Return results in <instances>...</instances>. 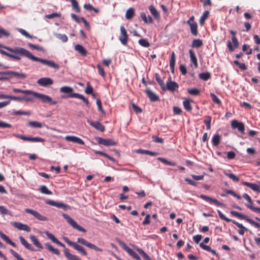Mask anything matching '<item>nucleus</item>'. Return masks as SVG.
<instances>
[{
  "instance_id": "17",
  "label": "nucleus",
  "mask_w": 260,
  "mask_h": 260,
  "mask_svg": "<svg viewBox=\"0 0 260 260\" xmlns=\"http://www.w3.org/2000/svg\"><path fill=\"white\" fill-rule=\"evenodd\" d=\"M217 212H218V215L219 216V217L222 219V220H224L227 222H230V221H232V222L235 224L238 228H240V229H243L244 228V226L242 225V224L241 223H240L235 220H232L228 218H226L224 215L219 210H217Z\"/></svg>"
},
{
  "instance_id": "13",
  "label": "nucleus",
  "mask_w": 260,
  "mask_h": 260,
  "mask_svg": "<svg viewBox=\"0 0 260 260\" xmlns=\"http://www.w3.org/2000/svg\"><path fill=\"white\" fill-rule=\"evenodd\" d=\"M46 203L48 205L55 206L59 208H62L64 210L70 208V207L67 204L62 203H58L53 200H48L46 201Z\"/></svg>"
},
{
  "instance_id": "19",
  "label": "nucleus",
  "mask_w": 260,
  "mask_h": 260,
  "mask_svg": "<svg viewBox=\"0 0 260 260\" xmlns=\"http://www.w3.org/2000/svg\"><path fill=\"white\" fill-rule=\"evenodd\" d=\"M0 75H12L18 78L24 79L26 78V74L24 73H20L14 71L0 72Z\"/></svg>"
},
{
  "instance_id": "53",
  "label": "nucleus",
  "mask_w": 260,
  "mask_h": 260,
  "mask_svg": "<svg viewBox=\"0 0 260 260\" xmlns=\"http://www.w3.org/2000/svg\"><path fill=\"white\" fill-rule=\"evenodd\" d=\"M242 51L244 52H246V54H251L252 53V50L251 48H249L248 45L246 44H244L242 46Z\"/></svg>"
},
{
  "instance_id": "32",
  "label": "nucleus",
  "mask_w": 260,
  "mask_h": 260,
  "mask_svg": "<svg viewBox=\"0 0 260 260\" xmlns=\"http://www.w3.org/2000/svg\"><path fill=\"white\" fill-rule=\"evenodd\" d=\"M30 239L31 241V242L34 243V244L37 247L43 249V247L42 245L40 243L38 239L37 238V237L34 235H30Z\"/></svg>"
},
{
  "instance_id": "14",
  "label": "nucleus",
  "mask_w": 260,
  "mask_h": 260,
  "mask_svg": "<svg viewBox=\"0 0 260 260\" xmlns=\"http://www.w3.org/2000/svg\"><path fill=\"white\" fill-rule=\"evenodd\" d=\"M127 40L128 36L127 35L126 30L123 26H121L119 40L123 45H125L127 44Z\"/></svg>"
},
{
  "instance_id": "38",
  "label": "nucleus",
  "mask_w": 260,
  "mask_h": 260,
  "mask_svg": "<svg viewBox=\"0 0 260 260\" xmlns=\"http://www.w3.org/2000/svg\"><path fill=\"white\" fill-rule=\"evenodd\" d=\"M220 141V136L218 134L213 135L212 139V143L214 146H217Z\"/></svg>"
},
{
  "instance_id": "43",
  "label": "nucleus",
  "mask_w": 260,
  "mask_h": 260,
  "mask_svg": "<svg viewBox=\"0 0 260 260\" xmlns=\"http://www.w3.org/2000/svg\"><path fill=\"white\" fill-rule=\"evenodd\" d=\"M200 78L204 81L208 80L211 77V75L208 72L200 73L199 75Z\"/></svg>"
},
{
  "instance_id": "6",
  "label": "nucleus",
  "mask_w": 260,
  "mask_h": 260,
  "mask_svg": "<svg viewBox=\"0 0 260 260\" xmlns=\"http://www.w3.org/2000/svg\"><path fill=\"white\" fill-rule=\"evenodd\" d=\"M230 32L231 35H233V37H232V41L234 45H232V43L230 41H228L227 42V46L229 50L231 52H233L235 48L238 47L239 45V42L235 36V35H236V32L234 30H230Z\"/></svg>"
},
{
  "instance_id": "52",
  "label": "nucleus",
  "mask_w": 260,
  "mask_h": 260,
  "mask_svg": "<svg viewBox=\"0 0 260 260\" xmlns=\"http://www.w3.org/2000/svg\"><path fill=\"white\" fill-rule=\"evenodd\" d=\"M0 213L3 216L11 215V212L3 206H0Z\"/></svg>"
},
{
  "instance_id": "50",
  "label": "nucleus",
  "mask_w": 260,
  "mask_h": 260,
  "mask_svg": "<svg viewBox=\"0 0 260 260\" xmlns=\"http://www.w3.org/2000/svg\"><path fill=\"white\" fill-rule=\"evenodd\" d=\"M210 96L212 99V101L217 105H220L221 102L219 99L213 93L210 94Z\"/></svg>"
},
{
  "instance_id": "54",
  "label": "nucleus",
  "mask_w": 260,
  "mask_h": 260,
  "mask_svg": "<svg viewBox=\"0 0 260 260\" xmlns=\"http://www.w3.org/2000/svg\"><path fill=\"white\" fill-rule=\"evenodd\" d=\"M139 44L144 47H148L150 46V43L148 41L144 39H142L139 40Z\"/></svg>"
},
{
  "instance_id": "34",
  "label": "nucleus",
  "mask_w": 260,
  "mask_h": 260,
  "mask_svg": "<svg viewBox=\"0 0 260 260\" xmlns=\"http://www.w3.org/2000/svg\"><path fill=\"white\" fill-rule=\"evenodd\" d=\"M45 245L48 250L52 252L53 253L57 255L60 254L59 251L57 249L54 248L49 243H46Z\"/></svg>"
},
{
  "instance_id": "24",
  "label": "nucleus",
  "mask_w": 260,
  "mask_h": 260,
  "mask_svg": "<svg viewBox=\"0 0 260 260\" xmlns=\"http://www.w3.org/2000/svg\"><path fill=\"white\" fill-rule=\"evenodd\" d=\"M45 234L46 235V236L50 239L53 242L56 243V244L62 247H65V245L64 244H63V243H62L61 242H60L59 240H57V239H56L54 236L49 233V232L48 231H45L44 232Z\"/></svg>"
},
{
  "instance_id": "37",
  "label": "nucleus",
  "mask_w": 260,
  "mask_h": 260,
  "mask_svg": "<svg viewBox=\"0 0 260 260\" xmlns=\"http://www.w3.org/2000/svg\"><path fill=\"white\" fill-rule=\"evenodd\" d=\"M72 247H74V248L75 249L77 250L79 252H80L82 255H87V252H86V250L82 246L75 243Z\"/></svg>"
},
{
  "instance_id": "1",
  "label": "nucleus",
  "mask_w": 260,
  "mask_h": 260,
  "mask_svg": "<svg viewBox=\"0 0 260 260\" xmlns=\"http://www.w3.org/2000/svg\"><path fill=\"white\" fill-rule=\"evenodd\" d=\"M25 50L20 47L11 48L0 44V53L14 60H20L21 56L24 55Z\"/></svg>"
},
{
  "instance_id": "58",
  "label": "nucleus",
  "mask_w": 260,
  "mask_h": 260,
  "mask_svg": "<svg viewBox=\"0 0 260 260\" xmlns=\"http://www.w3.org/2000/svg\"><path fill=\"white\" fill-rule=\"evenodd\" d=\"M225 192L227 193V194H231L232 196H233V197L236 198L237 199H238V200H240L241 199V197L240 196L238 195V194L236 193L234 191H233L232 190H230V189H226L225 190Z\"/></svg>"
},
{
  "instance_id": "26",
  "label": "nucleus",
  "mask_w": 260,
  "mask_h": 260,
  "mask_svg": "<svg viewBox=\"0 0 260 260\" xmlns=\"http://www.w3.org/2000/svg\"><path fill=\"white\" fill-rule=\"evenodd\" d=\"M30 91L32 93H23L25 95L21 96L22 98V101L25 102H32L34 100V98L35 97V94L32 93H36L37 92L30 90Z\"/></svg>"
},
{
  "instance_id": "22",
  "label": "nucleus",
  "mask_w": 260,
  "mask_h": 260,
  "mask_svg": "<svg viewBox=\"0 0 260 260\" xmlns=\"http://www.w3.org/2000/svg\"><path fill=\"white\" fill-rule=\"evenodd\" d=\"M65 140L69 141L72 142L73 143H78L79 144L81 145H84V142L80 138L77 137L76 136H67L64 138Z\"/></svg>"
},
{
  "instance_id": "55",
  "label": "nucleus",
  "mask_w": 260,
  "mask_h": 260,
  "mask_svg": "<svg viewBox=\"0 0 260 260\" xmlns=\"http://www.w3.org/2000/svg\"><path fill=\"white\" fill-rule=\"evenodd\" d=\"M17 30L21 33V35L24 36L26 38L32 39L33 37L30 35L26 30L22 28H18Z\"/></svg>"
},
{
  "instance_id": "30",
  "label": "nucleus",
  "mask_w": 260,
  "mask_h": 260,
  "mask_svg": "<svg viewBox=\"0 0 260 260\" xmlns=\"http://www.w3.org/2000/svg\"><path fill=\"white\" fill-rule=\"evenodd\" d=\"M189 53L190 56V59L191 62L193 63L196 68H198V63L197 57L194 52L192 50H189Z\"/></svg>"
},
{
  "instance_id": "27",
  "label": "nucleus",
  "mask_w": 260,
  "mask_h": 260,
  "mask_svg": "<svg viewBox=\"0 0 260 260\" xmlns=\"http://www.w3.org/2000/svg\"><path fill=\"white\" fill-rule=\"evenodd\" d=\"M148 9L151 15L154 17V18L157 20H159L160 18L159 13L154 8V7L153 5H150L149 6Z\"/></svg>"
},
{
  "instance_id": "59",
  "label": "nucleus",
  "mask_w": 260,
  "mask_h": 260,
  "mask_svg": "<svg viewBox=\"0 0 260 260\" xmlns=\"http://www.w3.org/2000/svg\"><path fill=\"white\" fill-rule=\"evenodd\" d=\"M10 36V33L5 30L4 28L0 27V38L3 36L9 37Z\"/></svg>"
},
{
  "instance_id": "41",
  "label": "nucleus",
  "mask_w": 260,
  "mask_h": 260,
  "mask_svg": "<svg viewBox=\"0 0 260 260\" xmlns=\"http://www.w3.org/2000/svg\"><path fill=\"white\" fill-rule=\"evenodd\" d=\"M134 9L133 8H129L126 12L125 18L127 19H131L134 15Z\"/></svg>"
},
{
  "instance_id": "62",
  "label": "nucleus",
  "mask_w": 260,
  "mask_h": 260,
  "mask_svg": "<svg viewBox=\"0 0 260 260\" xmlns=\"http://www.w3.org/2000/svg\"><path fill=\"white\" fill-rule=\"evenodd\" d=\"M245 205L248 208L250 209L253 212L260 213V208L254 207L252 205H249V204H245Z\"/></svg>"
},
{
  "instance_id": "7",
  "label": "nucleus",
  "mask_w": 260,
  "mask_h": 260,
  "mask_svg": "<svg viewBox=\"0 0 260 260\" xmlns=\"http://www.w3.org/2000/svg\"><path fill=\"white\" fill-rule=\"evenodd\" d=\"M179 87L178 84L175 81H173L171 80V77H170L167 82L166 84L165 85L162 90H169L171 92H174Z\"/></svg>"
},
{
  "instance_id": "46",
  "label": "nucleus",
  "mask_w": 260,
  "mask_h": 260,
  "mask_svg": "<svg viewBox=\"0 0 260 260\" xmlns=\"http://www.w3.org/2000/svg\"><path fill=\"white\" fill-rule=\"evenodd\" d=\"M155 77L156 80L161 87V88L162 89L165 85V83L164 82V81L161 79L160 75L158 73H155Z\"/></svg>"
},
{
  "instance_id": "25",
  "label": "nucleus",
  "mask_w": 260,
  "mask_h": 260,
  "mask_svg": "<svg viewBox=\"0 0 260 260\" xmlns=\"http://www.w3.org/2000/svg\"><path fill=\"white\" fill-rule=\"evenodd\" d=\"M242 184L247 186L249 187L250 189H251L252 190L254 191L257 192H260V187L258 185L255 183H250L248 182H243Z\"/></svg>"
},
{
  "instance_id": "29",
  "label": "nucleus",
  "mask_w": 260,
  "mask_h": 260,
  "mask_svg": "<svg viewBox=\"0 0 260 260\" xmlns=\"http://www.w3.org/2000/svg\"><path fill=\"white\" fill-rule=\"evenodd\" d=\"M140 16L143 21L146 24H150L153 22L152 17L149 15H147L144 12H141Z\"/></svg>"
},
{
  "instance_id": "44",
  "label": "nucleus",
  "mask_w": 260,
  "mask_h": 260,
  "mask_svg": "<svg viewBox=\"0 0 260 260\" xmlns=\"http://www.w3.org/2000/svg\"><path fill=\"white\" fill-rule=\"evenodd\" d=\"M27 125L32 127L41 128L42 127V124L40 122L36 121H29Z\"/></svg>"
},
{
  "instance_id": "57",
  "label": "nucleus",
  "mask_w": 260,
  "mask_h": 260,
  "mask_svg": "<svg viewBox=\"0 0 260 260\" xmlns=\"http://www.w3.org/2000/svg\"><path fill=\"white\" fill-rule=\"evenodd\" d=\"M13 115H30V112L28 111L24 112L21 111L20 110L14 111L13 112Z\"/></svg>"
},
{
  "instance_id": "2",
  "label": "nucleus",
  "mask_w": 260,
  "mask_h": 260,
  "mask_svg": "<svg viewBox=\"0 0 260 260\" xmlns=\"http://www.w3.org/2000/svg\"><path fill=\"white\" fill-rule=\"evenodd\" d=\"M23 56L26 57L27 58L35 61H38L42 64L51 67L54 69H59V66L54 61L48 60L46 59H42L38 57L34 56L28 50L25 49Z\"/></svg>"
},
{
  "instance_id": "11",
  "label": "nucleus",
  "mask_w": 260,
  "mask_h": 260,
  "mask_svg": "<svg viewBox=\"0 0 260 260\" xmlns=\"http://www.w3.org/2000/svg\"><path fill=\"white\" fill-rule=\"evenodd\" d=\"M37 83L43 87H46L51 85L53 83V81L52 79L49 77L41 78L37 81Z\"/></svg>"
},
{
  "instance_id": "10",
  "label": "nucleus",
  "mask_w": 260,
  "mask_h": 260,
  "mask_svg": "<svg viewBox=\"0 0 260 260\" xmlns=\"http://www.w3.org/2000/svg\"><path fill=\"white\" fill-rule=\"evenodd\" d=\"M25 211L28 213L30 214L32 216H34L36 219L40 220V221H47V218L41 214H40L36 210L26 208L25 209Z\"/></svg>"
},
{
  "instance_id": "40",
  "label": "nucleus",
  "mask_w": 260,
  "mask_h": 260,
  "mask_svg": "<svg viewBox=\"0 0 260 260\" xmlns=\"http://www.w3.org/2000/svg\"><path fill=\"white\" fill-rule=\"evenodd\" d=\"M209 15V12L208 11H206L204 12L203 15L201 16L200 18V23L201 25H203L204 24L205 21L208 18Z\"/></svg>"
},
{
  "instance_id": "18",
  "label": "nucleus",
  "mask_w": 260,
  "mask_h": 260,
  "mask_svg": "<svg viewBox=\"0 0 260 260\" xmlns=\"http://www.w3.org/2000/svg\"><path fill=\"white\" fill-rule=\"evenodd\" d=\"M217 212H218V215L219 216V217L222 219V220H224L227 222H230V221H232V222L235 224L238 228H240V229H243L244 228V226L242 225V224L241 223H240L235 220H232L228 218H226L224 215L219 210H217Z\"/></svg>"
},
{
  "instance_id": "15",
  "label": "nucleus",
  "mask_w": 260,
  "mask_h": 260,
  "mask_svg": "<svg viewBox=\"0 0 260 260\" xmlns=\"http://www.w3.org/2000/svg\"><path fill=\"white\" fill-rule=\"evenodd\" d=\"M200 198L207 202H209L210 204H214L216 206H224V204L223 203L219 202L216 199H213L208 196H205L204 194H201V195H200Z\"/></svg>"
},
{
  "instance_id": "16",
  "label": "nucleus",
  "mask_w": 260,
  "mask_h": 260,
  "mask_svg": "<svg viewBox=\"0 0 260 260\" xmlns=\"http://www.w3.org/2000/svg\"><path fill=\"white\" fill-rule=\"evenodd\" d=\"M231 126L233 128H237L239 132L244 133L245 130L244 125L242 122L236 120H233L231 122Z\"/></svg>"
},
{
  "instance_id": "49",
  "label": "nucleus",
  "mask_w": 260,
  "mask_h": 260,
  "mask_svg": "<svg viewBox=\"0 0 260 260\" xmlns=\"http://www.w3.org/2000/svg\"><path fill=\"white\" fill-rule=\"evenodd\" d=\"M40 191L42 193L45 194H52V192L51 191L49 190L46 186L42 185L41 186L40 188Z\"/></svg>"
},
{
  "instance_id": "47",
  "label": "nucleus",
  "mask_w": 260,
  "mask_h": 260,
  "mask_svg": "<svg viewBox=\"0 0 260 260\" xmlns=\"http://www.w3.org/2000/svg\"><path fill=\"white\" fill-rule=\"evenodd\" d=\"M203 45V42L200 39H194L192 42V46L195 48L200 47Z\"/></svg>"
},
{
  "instance_id": "61",
  "label": "nucleus",
  "mask_w": 260,
  "mask_h": 260,
  "mask_svg": "<svg viewBox=\"0 0 260 260\" xmlns=\"http://www.w3.org/2000/svg\"><path fill=\"white\" fill-rule=\"evenodd\" d=\"M87 247H88V248H89L90 249H94L97 251H101V252L102 251V249L101 248L98 247L96 245H95L93 244H91L89 242L88 243Z\"/></svg>"
},
{
  "instance_id": "21",
  "label": "nucleus",
  "mask_w": 260,
  "mask_h": 260,
  "mask_svg": "<svg viewBox=\"0 0 260 260\" xmlns=\"http://www.w3.org/2000/svg\"><path fill=\"white\" fill-rule=\"evenodd\" d=\"M87 122L92 127L100 132L105 131V126L99 121H92L90 120H87Z\"/></svg>"
},
{
  "instance_id": "9",
  "label": "nucleus",
  "mask_w": 260,
  "mask_h": 260,
  "mask_svg": "<svg viewBox=\"0 0 260 260\" xmlns=\"http://www.w3.org/2000/svg\"><path fill=\"white\" fill-rule=\"evenodd\" d=\"M187 23L189 25L191 34L193 36L198 35V25L194 21V16H191L187 21Z\"/></svg>"
},
{
  "instance_id": "5",
  "label": "nucleus",
  "mask_w": 260,
  "mask_h": 260,
  "mask_svg": "<svg viewBox=\"0 0 260 260\" xmlns=\"http://www.w3.org/2000/svg\"><path fill=\"white\" fill-rule=\"evenodd\" d=\"M62 216L65 219H66L68 223L70 224L74 229H75L80 232H86L85 229L78 225L77 223L74 221L69 215L63 213L62 214Z\"/></svg>"
},
{
  "instance_id": "48",
  "label": "nucleus",
  "mask_w": 260,
  "mask_h": 260,
  "mask_svg": "<svg viewBox=\"0 0 260 260\" xmlns=\"http://www.w3.org/2000/svg\"><path fill=\"white\" fill-rule=\"evenodd\" d=\"M211 117L210 116H206L205 119L204 120V122L206 125V128L207 130H209L211 128Z\"/></svg>"
},
{
  "instance_id": "36",
  "label": "nucleus",
  "mask_w": 260,
  "mask_h": 260,
  "mask_svg": "<svg viewBox=\"0 0 260 260\" xmlns=\"http://www.w3.org/2000/svg\"><path fill=\"white\" fill-rule=\"evenodd\" d=\"M138 153L149 155L150 156H156L158 154L157 152H152L147 150L138 149L136 150Z\"/></svg>"
},
{
  "instance_id": "60",
  "label": "nucleus",
  "mask_w": 260,
  "mask_h": 260,
  "mask_svg": "<svg viewBox=\"0 0 260 260\" xmlns=\"http://www.w3.org/2000/svg\"><path fill=\"white\" fill-rule=\"evenodd\" d=\"M60 16V14L57 13H52L50 14L46 15L45 16L46 18L48 19H52L55 17H59Z\"/></svg>"
},
{
  "instance_id": "4",
  "label": "nucleus",
  "mask_w": 260,
  "mask_h": 260,
  "mask_svg": "<svg viewBox=\"0 0 260 260\" xmlns=\"http://www.w3.org/2000/svg\"><path fill=\"white\" fill-rule=\"evenodd\" d=\"M12 136L17 138H19L22 140L26 141H29L31 142H44L45 141V140L42 138L40 137H26L23 135L18 134H13Z\"/></svg>"
},
{
  "instance_id": "31",
  "label": "nucleus",
  "mask_w": 260,
  "mask_h": 260,
  "mask_svg": "<svg viewBox=\"0 0 260 260\" xmlns=\"http://www.w3.org/2000/svg\"><path fill=\"white\" fill-rule=\"evenodd\" d=\"M192 102V100L189 99H185V100L183 102V105L186 111H191L192 107L190 105V103Z\"/></svg>"
},
{
  "instance_id": "20",
  "label": "nucleus",
  "mask_w": 260,
  "mask_h": 260,
  "mask_svg": "<svg viewBox=\"0 0 260 260\" xmlns=\"http://www.w3.org/2000/svg\"><path fill=\"white\" fill-rule=\"evenodd\" d=\"M12 225L19 230H22L27 232L30 231V228L29 226L20 222H13L12 223Z\"/></svg>"
},
{
  "instance_id": "63",
  "label": "nucleus",
  "mask_w": 260,
  "mask_h": 260,
  "mask_svg": "<svg viewBox=\"0 0 260 260\" xmlns=\"http://www.w3.org/2000/svg\"><path fill=\"white\" fill-rule=\"evenodd\" d=\"M139 251L145 260H152L143 250L140 249Z\"/></svg>"
},
{
  "instance_id": "33",
  "label": "nucleus",
  "mask_w": 260,
  "mask_h": 260,
  "mask_svg": "<svg viewBox=\"0 0 260 260\" xmlns=\"http://www.w3.org/2000/svg\"><path fill=\"white\" fill-rule=\"evenodd\" d=\"M75 49L80 53L82 55L85 56L86 55L87 51L86 49L82 45L77 44L75 46Z\"/></svg>"
},
{
  "instance_id": "3",
  "label": "nucleus",
  "mask_w": 260,
  "mask_h": 260,
  "mask_svg": "<svg viewBox=\"0 0 260 260\" xmlns=\"http://www.w3.org/2000/svg\"><path fill=\"white\" fill-rule=\"evenodd\" d=\"M60 92L61 93H64L69 94L68 95L66 96H62V98H75L81 100L83 101L87 105H89V101L87 99H86L83 95L78 93H72L73 91V89L72 87L70 86H62L60 89Z\"/></svg>"
},
{
  "instance_id": "51",
  "label": "nucleus",
  "mask_w": 260,
  "mask_h": 260,
  "mask_svg": "<svg viewBox=\"0 0 260 260\" xmlns=\"http://www.w3.org/2000/svg\"><path fill=\"white\" fill-rule=\"evenodd\" d=\"M71 3L73 8L77 12H79L80 8L78 6V3L76 0H71Z\"/></svg>"
},
{
  "instance_id": "23",
  "label": "nucleus",
  "mask_w": 260,
  "mask_h": 260,
  "mask_svg": "<svg viewBox=\"0 0 260 260\" xmlns=\"http://www.w3.org/2000/svg\"><path fill=\"white\" fill-rule=\"evenodd\" d=\"M145 92L151 101L156 102L159 100V96L150 89L146 88Z\"/></svg>"
},
{
  "instance_id": "39",
  "label": "nucleus",
  "mask_w": 260,
  "mask_h": 260,
  "mask_svg": "<svg viewBox=\"0 0 260 260\" xmlns=\"http://www.w3.org/2000/svg\"><path fill=\"white\" fill-rule=\"evenodd\" d=\"M176 62L175 54L174 52H172L171 57L170 60V67L172 71L174 70Z\"/></svg>"
},
{
  "instance_id": "12",
  "label": "nucleus",
  "mask_w": 260,
  "mask_h": 260,
  "mask_svg": "<svg viewBox=\"0 0 260 260\" xmlns=\"http://www.w3.org/2000/svg\"><path fill=\"white\" fill-rule=\"evenodd\" d=\"M96 140L98 143L105 146H114L116 145V142L111 139H104L101 137H98Z\"/></svg>"
},
{
  "instance_id": "64",
  "label": "nucleus",
  "mask_w": 260,
  "mask_h": 260,
  "mask_svg": "<svg viewBox=\"0 0 260 260\" xmlns=\"http://www.w3.org/2000/svg\"><path fill=\"white\" fill-rule=\"evenodd\" d=\"M10 252L11 254L16 257L18 260H24L22 257H21L13 249H10Z\"/></svg>"
},
{
  "instance_id": "8",
  "label": "nucleus",
  "mask_w": 260,
  "mask_h": 260,
  "mask_svg": "<svg viewBox=\"0 0 260 260\" xmlns=\"http://www.w3.org/2000/svg\"><path fill=\"white\" fill-rule=\"evenodd\" d=\"M33 93L35 94V98L41 100L43 103H48L52 105H55L57 103L56 101H53L52 98L47 95L38 92Z\"/></svg>"
},
{
  "instance_id": "42",
  "label": "nucleus",
  "mask_w": 260,
  "mask_h": 260,
  "mask_svg": "<svg viewBox=\"0 0 260 260\" xmlns=\"http://www.w3.org/2000/svg\"><path fill=\"white\" fill-rule=\"evenodd\" d=\"M54 35L57 38L63 42H66L68 40L67 36L65 34L55 33Z\"/></svg>"
},
{
  "instance_id": "35",
  "label": "nucleus",
  "mask_w": 260,
  "mask_h": 260,
  "mask_svg": "<svg viewBox=\"0 0 260 260\" xmlns=\"http://www.w3.org/2000/svg\"><path fill=\"white\" fill-rule=\"evenodd\" d=\"M45 245L48 250L52 252L53 253L57 255L60 254L59 251L57 249L54 248L49 243H46Z\"/></svg>"
},
{
  "instance_id": "56",
  "label": "nucleus",
  "mask_w": 260,
  "mask_h": 260,
  "mask_svg": "<svg viewBox=\"0 0 260 260\" xmlns=\"http://www.w3.org/2000/svg\"><path fill=\"white\" fill-rule=\"evenodd\" d=\"M189 94L192 95H197L200 93V90L197 88H190L187 90Z\"/></svg>"
},
{
  "instance_id": "28",
  "label": "nucleus",
  "mask_w": 260,
  "mask_h": 260,
  "mask_svg": "<svg viewBox=\"0 0 260 260\" xmlns=\"http://www.w3.org/2000/svg\"><path fill=\"white\" fill-rule=\"evenodd\" d=\"M19 239L21 242V243L27 249L30 250L31 251H35V248L32 246L31 244L28 243L26 240L22 236L19 237Z\"/></svg>"
},
{
  "instance_id": "45",
  "label": "nucleus",
  "mask_w": 260,
  "mask_h": 260,
  "mask_svg": "<svg viewBox=\"0 0 260 260\" xmlns=\"http://www.w3.org/2000/svg\"><path fill=\"white\" fill-rule=\"evenodd\" d=\"M224 174L225 176L231 179L233 181L238 182L239 181V177L233 173H229L226 172H224Z\"/></svg>"
}]
</instances>
